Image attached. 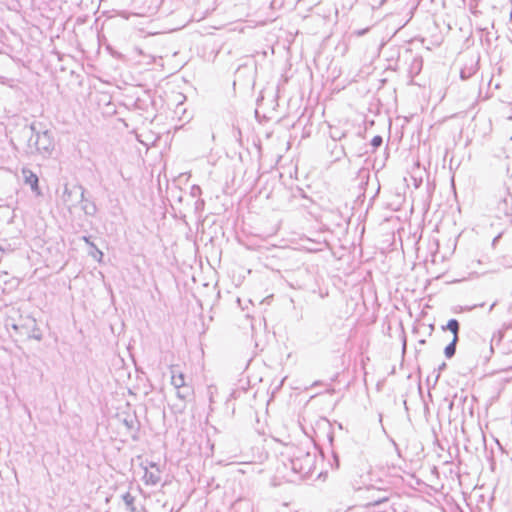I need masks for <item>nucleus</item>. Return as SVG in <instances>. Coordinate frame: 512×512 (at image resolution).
<instances>
[{
  "mask_svg": "<svg viewBox=\"0 0 512 512\" xmlns=\"http://www.w3.org/2000/svg\"><path fill=\"white\" fill-rule=\"evenodd\" d=\"M21 134L27 138V151L31 154H40L44 157L51 155L54 150V137L52 132L43 129L41 123L33 122L25 125Z\"/></svg>",
  "mask_w": 512,
  "mask_h": 512,
  "instance_id": "1",
  "label": "nucleus"
},
{
  "mask_svg": "<svg viewBox=\"0 0 512 512\" xmlns=\"http://www.w3.org/2000/svg\"><path fill=\"white\" fill-rule=\"evenodd\" d=\"M233 458H237V454H233L232 456L229 457V459H233Z\"/></svg>",
  "mask_w": 512,
  "mask_h": 512,
  "instance_id": "28",
  "label": "nucleus"
},
{
  "mask_svg": "<svg viewBox=\"0 0 512 512\" xmlns=\"http://www.w3.org/2000/svg\"><path fill=\"white\" fill-rule=\"evenodd\" d=\"M82 203L81 209L87 216H94L97 213V206L94 201L88 200L84 197V201H80Z\"/></svg>",
  "mask_w": 512,
  "mask_h": 512,
  "instance_id": "7",
  "label": "nucleus"
},
{
  "mask_svg": "<svg viewBox=\"0 0 512 512\" xmlns=\"http://www.w3.org/2000/svg\"><path fill=\"white\" fill-rule=\"evenodd\" d=\"M386 501H387V499L383 498V499L377 500V501H375L373 503H369L368 506L371 507V508H376V507L380 506L381 504H383Z\"/></svg>",
  "mask_w": 512,
  "mask_h": 512,
  "instance_id": "16",
  "label": "nucleus"
},
{
  "mask_svg": "<svg viewBox=\"0 0 512 512\" xmlns=\"http://www.w3.org/2000/svg\"><path fill=\"white\" fill-rule=\"evenodd\" d=\"M249 464L248 462H244V461H231L229 463H226V466H232L231 467V471H234V464Z\"/></svg>",
  "mask_w": 512,
  "mask_h": 512,
  "instance_id": "18",
  "label": "nucleus"
},
{
  "mask_svg": "<svg viewBox=\"0 0 512 512\" xmlns=\"http://www.w3.org/2000/svg\"><path fill=\"white\" fill-rule=\"evenodd\" d=\"M344 134H338V132L332 133L333 139H341Z\"/></svg>",
  "mask_w": 512,
  "mask_h": 512,
  "instance_id": "21",
  "label": "nucleus"
},
{
  "mask_svg": "<svg viewBox=\"0 0 512 512\" xmlns=\"http://www.w3.org/2000/svg\"><path fill=\"white\" fill-rule=\"evenodd\" d=\"M490 351L493 352V344H492V342L490 343Z\"/></svg>",
  "mask_w": 512,
  "mask_h": 512,
  "instance_id": "30",
  "label": "nucleus"
},
{
  "mask_svg": "<svg viewBox=\"0 0 512 512\" xmlns=\"http://www.w3.org/2000/svg\"><path fill=\"white\" fill-rule=\"evenodd\" d=\"M13 329L17 330L18 326L17 325H13Z\"/></svg>",
  "mask_w": 512,
  "mask_h": 512,
  "instance_id": "31",
  "label": "nucleus"
},
{
  "mask_svg": "<svg viewBox=\"0 0 512 512\" xmlns=\"http://www.w3.org/2000/svg\"><path fill=\"white\" fill-rule=\"evenodd\" d=\"M0 82H1V83H3V84H5V83H6V82H5V78H4V77H2V76H0Z\"/></svg>",
  "mask_w": 512,
  "mask_h": 512,
  "instance_id": "26",
  "label": "nucleus"
},
{
  "mask_svg": "<svg viewBox=\"0 0 512 512\" xmlns=\"http://www.w3.org/2000/svg\"><path fill=\"white\" fill-rule=\"evenodd\" d=\"M383 143V138L380 136V135H376L372 138L371 140V146L374 148V149H377L379 148Z\"/></svg>",
  "mask_w": 512,
  "mask_h": 512,
  "instance_id": "13",
  "label": "nucleus"
},
{
  "mask_svg": "<svg viewBox=\"0 0 512 512\" xmlns=\"http://www.w3.org/2000/svg\"><path fill=\"white\" fill-rule=\"evenodd\" d=\"M86 190L82 185H74L69 187L67 184L64 186L62 193L63 203L71 209L75 207L79 201H84V194Z\"/></svg>",
  "mask_w": 512,
  "mask_h": 512,
  "instance_id": "3",
  "label": "nucleus"
},
{
  "mask_svg": "<svg viewBox=\"0 0 512 512\" xmlns=\"http://www.w3.org/2000/svg\"><path fill=\"white\" fill-rule=\"evenodd\" d=\"M369 30H370L369 27L364 28V29H359V30H355L353 32V34L356 35L357 37H361V36L365 35Z\"/></svg>",
  "mask_w": 512,
  "mask_h": 512,
  "instance_id": "15",
  "label": "nucleus"
},
{
  "mask_svg": "<svg viewBox=\"0 0 512 512\" xmlns=\"http://www.w3.org/2000/svg\"><path fill=\"white\" fill-rule=\"evenodd\" d=\"M478 70L477 63H471L470 65L464 66L460 71V77L462 80L471 78Z\"/></svg>",
  "mask_w": 512,
  "mask_h": 512,
  "instance_id": "8",
  "label": "nucleus"
},
{
  "mask_svg": "<svg viewBox=\"0 0 512 512\" xmlns=\"http://www.w3.org/2000/svg\"><path fill=\"white\" fill-rule=\"evenodd\" d=\"M0 251H3V248L0 246Z\"/></svg>",
  "mask_w": 512,
  "mask_h": 512,
  "instance_id": "32",
  "label": "nucleus"
},
{
  "mask_svg": "<svg viewBox=\"0 0 512 512\" xmlns=\"http://www.w3.org/2000/svg\"><path fill=\"white\" fill-rule=\"evenodd\" d=\"M89 254L98 261H101L103 257V252L100 249H98L96 245H94V247L91 248Z\"/></svg>",
  "mask_w": 512,
  "mask_h": 512,
  "instance_id": "12",
  "label": "nucleus"
},
{
  "mask_svg": "<svg viewBox=\"0 0 512 512\" xmlns=\"http://www.w3.org/2000/svg\"><path fill=\"white\" fill-rule=\"evenodd\" d=\"M241 393H245V391H243V390H242V391L234 390V391L231 393V395H230V396H231L232 398H236V397H237L236 395H237V394H241Z\"/></svg>",
  "mask_w": 512,
  "mask_h": 512,
  "instance_id": "22",
  "label": "nucleus"
},
{
  "mask_svg": "<svg viewBox=\"0 0 512 512\" xmlns=\"http://www.w3.org/2000/svg\"><path fill=\"white\" fill-rule=\"evenodd\" d=\"M176 390H177V392H176L177 397L181 400H186L188 397L191 396V393H192L191 388L188 386H183Z\"/></svg>",
  "mask_w": 512,
  "mask_h": 512,
  "instance_id": "10",
  "label": "nucleus"
},
{
  "mask_svg": "<svg viewBox=\"0 0 512 512\" xmlns=\"http://www.w3.org/2000/svg\"><path fill=\"white\" fill-rule=\"evenodd\" d=\"M425 343H426V341L424 339L419 341V344H425Z\"/></svg>",
  "mask_w": 512,
  "mask_h": 512,
  "instance_id": "29",
  "label": "nucleus"
},
{
  "mask_svg": "<svg viewBox=\"0 0 512 512\" xmlns=\"http://www.w3.org/2000/svg\"><path fill=\"white\" fill-rule=\"evenodd\" d=\"M238 504H239V503H234V504L231 506L230 511H231V512H232V511H235V510H236V508H237V505H238Z\"/></svg>",
  "mask_w": 512,
  "mask_h": 512,
  "instance_id": "23",
  "label": "nucleus"
},
{
  "mask_svg": "<svg viewBox=\"0 0 512 512\" xmlns=\"http://www.w3.org/2000/svg\"><path fill=\"white\" fill-rule=\"evenodd\" d=\"M320 384H321V382H320V381H315V382L312 384V386H319Z\"/></svg>",
  "mask_w": 512,
  "mask_h": 512,
  "instance_id": "24",
  "label": "nucleus"
},
{
  "mask_svg": "<svg viewBox=\"0 0 512 512\" xmlns=\"http://www.w3.org/2000/svg\"><path fill=\"white\" fill-rule=\"evenodd\" d=\"M124 423H125V425H126L128 428H132V427H133L134 420H133V419H130V420L125 419V420H124Z\"/></svg>",
  "mask_w": 512,
  "mask_h": 512,
  "instance_id": "20",
  "label": "nucleus"
},
{
  "mask_svg": "<svg viewBox=\"0 0 512 512\" xmlns=\"http://www.w3.org/2000/svg\"><path fill=\"white\" fill-rule=\"evenodd\" d=\"M84 240V242L89 245L90 248L94 247V243L90 240V237L88 236H83L82 238Z\"/></svg>",
  "mask_w": 512,
  "mask_h": 512,
  "instance_id": "19",
  "label": "nucleus"
},
{
  "mask_svg": "<svg viewBox=\"0 0 512 512\" xmlns=\"http://www.w3.org/2000/svg\"><path fill=\"white\" fill-rule=\"evenodd\" d=\"M25 184L29 185L31 190L37 195H40L39 179L38 176L28 168L22 169Z\"/></svg>",
  "mask_w": 512,
  "mask_h": 512,
  "instance_id": "6",
  "label": "nucleus"
},
{
  "mask_svg": "<svg viewBox=\"0 0 512 512\" xmlns=\"http://www.w3.org/2000/svg\"><path fill=\"white\" fill-rule=\"evenodd\" d=\"M171 384L174 386L175 389L186 386L184 381V375L182 373L176 374L172 372Z\"/></svg>",
  "mask_w": 512,
  "mask_h": 512,
  "instance_id": "9",
  "label": "nucleus"
},
{
  "mask_svg": "<svg viewBox=\"0 0 512 512\" xmlns=\"http://www.w3.org/2000/svg\"><path fill=\"white\" fill-rule=\"evenodd\" d=\"M442 330H449L453 334L452 341L444 348V355L446 358H452L456 353V346L459 341L460 324L457 319H450Z\"/></svg>",
  "mask_w": 512,
  "mask_h": 512,
  "instance_id": "4",
  "label": "nucleus"
},
{
  "mask_svg": "<svg viewBox=\"0 0 512 512\" xmlns=\"http://www.w3.org/2000/svg\"><path fill=\"white\" fill-rule=\"evenodd\" d=\"M328 393H333L334 392V389L333 388H330L327 390Z\"/></svg>",
  "mask_w": 512,
  "mask_h": 512,
  "instance_id": "27",
  "label": "nucleus"
},
{
  "mask_svg": "<svg viewBox=\"0 0 512 512\" xmlns=\"http://www.w3.org/2000/svg\"><path fill=\"white\" fill-rule=\"evenodd\" d=\"M445 368H446V363L445 362L441 363L438 366V369H437L438 371H437V374H436V377H435L436 381L439 379L441 371L444 370Z\"/></svg>",
  "mask_w": 512,
  "mask_h": 512,
  "instance_id": "17",
  "label": "nucleus"
},
{
  "mask_svg": "<svg viewBox=\"0 0 512 512\" xmlns=\"http://www.w3.org/2000/svg\"><path fill=\"white\" fill-rule=\"evenodd\" d=\"M233 132H234V136H235L236 138H237V135H240V131H239V130H238V131L233 130Z\"/></svg>",
  "mask_w": 512,
  "mask_h": 512,
  "instance_id": "25",
  "label": "nucleus"
},
{
  "mask_svg": "<svg viewBox=\"0 0 512 512\" xmlns=\"http://www.w3.org/2000/svg\"><path fill=\"white\" fill-rule=\"evenodd\" d=\"M122 499L127 507L134 509L133 504L135 501V497L133 495H131L129 492H126L125 494L122 495Z\"/></svg>",
  "mask_w": 512,
  "mask_h": 512,
  "instance_id": "11",
  "label": "nucleus"
},
{
  "mask_svg": "<svg viewBox=\"0 0 512 512\" xmlns=\"http://www.w3.org/2000/svg\"><path fill=\"white\" fill-rule=\"evenodd\" d=\"M314 458V455L310 453H305L302 456H294L290 460L291 469L301 476H307L312 471Z\"/></svg>",
  "mask_w": 512,
  "mask_h": 512,
  "instance_id": "2",
  "label": "nucleus"
},
{
  "mask_svg": "<svg viewBox=\"0 0 512 512\" xmlns=\"http://www.w3.org/2000/svg\"><path fill=\"white\" fill-rule=\"evenodd\" d=\"M144 470H145V473L143 476V480L146 485L155 486L160 483L161 470L156 463L150 462L149 466L144 467Z\"/></svg>",
  "mask_w": 512,
  "mask_h": 512,
  "instance_id": "5",
  "label": "nucleus"
},
{
  "mask_svg": "<svg viewBox=\"0 0 512 512\" xmlns=\"http://www.w3.org/2000/svg\"><path fill=\"white\" fill-rule=\"evenodd\" d=\"M32 322H33V335L31 337L40 341L42 339V334L40 333V330L37 327L34 319H32Z\"/></svg>",
  "mask_w": 512,
  "mask_h": 512,
  "instance_id": "14",
  "label": "nucleus"
}]
</instances>
